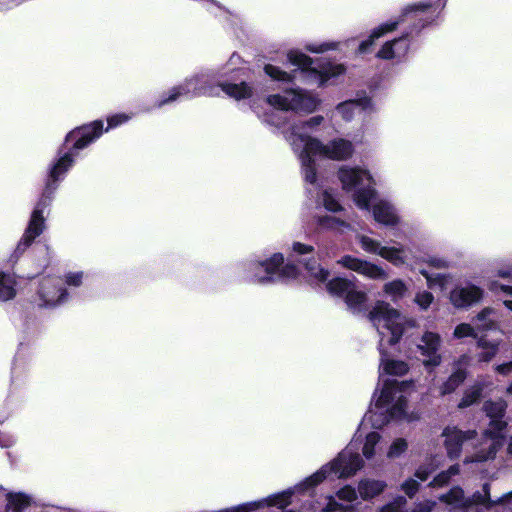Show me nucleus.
Segmentation results:
<instances>
[{"label": "nucleus", "instance_id": "nucleus-17", "mask_svg": "<svg viewBox=\"0 0 512 512\" xmlns=\"http://www.w3.org/2000/svg\"><path fill=\"white\" fill-rule=\"evenodd\" d=\"M441 343V336L436 332L426 331L421 336L417 349L422 356V362L426 368L433 369L441 364Z\"/></svg>", "mask_w": 512, "mask_h": 512}, {"label": "nucleus", "instance_id": "nucleus-34", "mask_svg": "<svg viewBox=\"0 0 512 512\" xmlns=\"http://www.w3.org/2000/svg\"><path fill=\"white\" fill-rule=\"evenodd\" d=\"M460 466L458 464L450 466L446 471L439 473L430 483L432 487H443L448 484L453 476L458 475Z\"/></svg>", "mask_w": 512, "mask_h": 512}, {"label": "nucleus", "instance_id": "nucleus-48", "mask_svg": "<svg viewBox=\"0 0 512 512\" xmlns=\"http://www.w3.org/2000/svg\"><path fill=\"white\" fill-rule=\"evenodd\" d=\"M436 506L435 501L426 500L423 502L417 503L411 512H432L434 507Z\"/></svg>", "mask_w": 512, "mask_h": 512}, {"label": "nucleus", "instance_id": "nucleus-53", "mask_svg": "<svg viewBox=\"0 0 512 512\" xmlns=\"http://www.w3.org/2000/svg\"><path fill=\"white\" fill-rule=\"evenodd\" d=\"M204 1H205V6L208 9H211L212 7H216L218 9H221V7L214 0H204Z\"/></svg>", "mask_w": 512, "mask_h": 512}, {"label": "nucleus", "instance_id": "nucleus-39", "mask_svg": "<svg viewBox=\"0 0 512 512\" xmlns=\"http://www.w3.org/2000/svg\"><path fill=\"white\" fill-rule=\"evenodd\" d=\"M338 47L336 42L309 43L305 48L312 53H323L329 50H335Z\"/></svg>", "mask_w": 512, "mask_h": 512}, {"label": "nucleus", "instance_id": "nucleus-57", "mask_svg": "<svg viewBox=\"0 0 512 512\" xmlns=\"http://www.w3.org/2000/svg\"><path fill=\"white\" fill-rule=\"evenodd\" d=\"M43 512H58V511L55 508H50V509H47V510H45Z\"/></svg>", "mask_w": 512, "mask_h": 512}, {"label": "nucleus", "instance_id": "nucleus-29", "mask_svg": "<svg viewBox=\"0 0 512 512\" xmlns=\"http://www.w3.org/2000/svg\"><path fill=\"white\" fill-rule=\"evenodd\" d=\"M465 378L466 372L463 369L458 368L440 387L441 395H447L454 392Z\"/></svg>", "mask_w": 512, "mask_h": 512}, {"label": "nucleus", "instance_id": "nucleus-46", "mask_svg": "<svg viewBox=\"0 0 512 512\" xmlns=\"http://www.w3.org/2000/svg\"><path fill=\"white\" fill-rule=\"evenodd\" d=\"M83 272H69L65 275L64 284L68 286L78 287L82 284Z\"/></svg>", "mask_w": 512, "mask_h": 512}, {"label": "nucleus", "instance_id": "nucleus-30", "mask_svg": "<svg viewBox=\"0 0 512 512\" xmlns=\"http://www.w3.org/2000/svg\"><path fill=\"white\" fill-rule=\"evenodd\" d=\"M477 346L483 351L478 355L479 361L489 362L498 351V343L490 342L485 337H479L477 339Z\"/></svg>", "mask_w": 512, "mask_h": 512}, {"label": "nucleus", "instance_id": "nucleus-22", "mask_svg": "<svg viewBox=\"0 0 512 512\" xmlns=\"http://www.w3.org/2000/svg\"><path fill=\"white\" fill-rule=\"evenodd\" d=\"M386 487L387 483L383 480L365 478L358 483L357 491L363 500H370L380 495Z\"/></svg>", "mask_w": 512, "mask_h": 512}, {"label": "nucleus", "instance_id": "nucleus-50", "mask_svg": "<svg viewBox=\"0 0 512 512\" xmlns=\"http://www.w3.org/2000/svg\"><path fill=\"white\" fill-rule=\"evenodd\" d=\"M432 469H429L425 466L419 467L415 472V477L420 481H426L431 474Z\"/></svg>", "mask_w": 512, "mask_h": 512}, {"label": "nucleus", "instance_id": "nucleus-23", "mask_svg": "<svg viewBox=\"0 0 512 512\" xmlns=\"http://www.w3.org/2000/svg\"><path fill=\"white\" fill-rule=\"evenodd\" d=\"M398 25H399V22H386V23L379 25L375 29H373L369 38L362 41L359 44L358 53L359 54L366 53L369 50V48L373 45L375 40L382 37L386 33L395 30Z\"/></svg>", "mask_w": 512, "mask_h": 512}, {"label": "nucleus", "instance_id": "nucleus-33", "mask_svg": "<svg viewBox=\"0 0 512 512\" xmlns=\"http://www.w3.org/2000/svg\"><path fill=\"white\" fill-rule=\"evenodd\" d=\"M421 275H423L426 279L427 286L431 289L435 287H439L440 289H444L448 279V274H442V273H429L427 270H420Z\"/></svg>", "mask_w": 512, "mask_h": 512}, {"label": "nucleus", "instance_id": "nucleus-13", "mask_svg": "<svg viewBox=\"0 0 512 512\" xmlns=\"http://www.w3.org/2000/svg\"><path fill=\"white\" fill-rule=\"evenodd\" d=\"M476 435V432L473 430L462 431L455 426L446 427L442 432V436L445 438L444 446L446 448L448 457L450 459L459 458L462 449L469 446L470 443L475 448V453L471 455V457H475L477 452L481 448H484L486 452L487 447L485 445H482V443L484 442V437L482 438V441L479 444V446L474 444L473 440L476 437ZM466 458H470V456H467Z\"/></svg>", "mask_w": 512, "mask_h": 512}, {"label": "nucleus", "instance_id": "nucleus-52", "mask_svg": "<svg viewBox=\"0 0 512 512\" xmlns=\"http://www.w3.org/2000/svg\"><path fill=\"white\" fill-rule=\"evenodd\" d=\"M497 276L501 278H512V267L500 268L497 270Z\"/></svg>", "mask_w": 512, "mask_h": 512}, {"label": "nucleus", "instance_id": "nucleus-51", "mask_svg": "<svg viewBox=\"0 0 512 512\" xmlns=\"http://www.w3.org/2000/svg\"><path fill=\"white\" fill-rule=\"evenodd\" d=\"M495 369L499 374L508 375V374L512 373V361L508 362V363L497 365Z\"/></svg>", "mask_w": 512, "mask_h": 512}, {"label": "nucleus", "instance_id": "nucleus-55", "mask_svg": "<svg viewBox=\"0 0 512 512\" xmlns=\"http://www.w3.org/2000/svg\"><path fill=\"white\" fill-rule=\"evenodd\" d=\"M508 453L512 455V437L508 445Z\"/></svg>", "mask_w": 512, "mask_h": 512}, {"label": "nucleus", "instance_id": "nucleus-10", "mask_svg": "<svg viewBox=\"0 0 512 512\" xmlns=\"http://www.w3.org/2000/svg\"><path fill=\"white\" fill-rule=\"evenodd\" d=\"M324 117L321 115L313 116L306 121L293 125L288 132H286V139L291 145L293 151L298 155L301 162V168L304 180L312 185V188L308 189V193L312 194L313 189H317V177H316V163L315 160L310 157L309 147L305 146L303 149L295 145L298 138L303 140L316 139L310 135L311 132L317 130V128L323 123Z\"/></svg>", "mask_w": 512, "mask_h": 512}, {"label": "nucleus", "instance_id": "nucleus-41", "mask_svg": "<svg viewBox=\"0 0 512 512\" xmlns=\"http://www.w3.org/2000/svg\"><path fill=\"white\" fill-rule=\"evenodd\" d=\"M406 503V499L402 496H399L389 504L382 507L380 512H405Z\"/></svg>", "mask_w": 512, "mask_h": 512}, {"label": "nucleus", "instance_id": "nucleus-4", "mask_svg": "<svg viewBox=\"0 0 512 512\" xmlns=\"http://www.w3.org/2000/svg\"><path fill=\"white\" fill-rule=\"evenodd\" d=\"M226 74V71L222 73L214 70L201 71L190 78H186L181 85L173 87L168 96L157 101L155 106L160 108L180 97L212 96L217 94V87H221L222 91L236 100L250 98L253 95V88L246 82H240L239 84L223 82L222 78Z\"/></svg>", "mask_w": 512, "mask_h": 512}, {"label": "nucleus", "instance_id": "nucleus-60", "mask_svg": "<svg viewBox=\"0 0 512 512\" xmlns=\"http://www.w3.org/2000/svg\"><path fill=\"white\" fill-rule=\"evenodd\" d=\"M283 512H294V511H292V510H287V511H283Z\"/></svg>", "mask_w": 512, "mask_h": 512}, {"label": "nucleus", "instance_id": "nucleus-36", "mask_svg": "<svg viewBox=\"0 0 512 512\" xmlns=\"http://www.w3.org/2000/svg\"><path fill=\"white\" fill-rule=\"evenodd\" d=\"M453 337L456 339H462L465 337L477 338L478 336L474 325L469 323H461L455 327L453 331Z\"/></svg>", "mask_w": 512, "mask_h": 512}, {"label": "nucleus", "instance_id": "nucleus-14", "mask_svg": "<svg viewBox=\"0 0 512 512\" xmlns=\"http://www.w3.org/2000/svg\"><path fill=\"white\" fill-rule=\"evenodd\" d=\"M356 239L365 252L378 255L396 267L408 263V256L403 246L382 245L379 241L363 234H357Z\"/></svg>", "mask_w": 512, "mask_h": 512}, {"label": "nucleus", "instance_id": "nucleus-31", "mask_svg": "<svg viewBox=\"0 0 512 512\" xmlns=\"http://www.w3.org/2000/svg\"><path fill=\"white\" fill-rule=\"evenodd\" d=\"M317 204L323 205V207L330 212H339L342 210V206L339 202L326 189L317 191Z\"/></svg>", "mask_w": 512, "mask_h": 512}, {"label": "nucleus", "instance_id": "nucleus-5", "mask_svg": "<svg viewBox=\"0 0 512 512\" xmlns=\"http://www.w3.org/2000/svg\"><path fill=\"white\" fill-rule=\"evenodd\" d=\"M438 14V6L432 3L419 2L406 6L396 22H399V24L406 21L413 22L412 28L401 37L387 41L376 56L383 60L402 61L408 53L410 38L419 33L426 25L432 23Z\"/></svg>", "mask_w": 512, "mask_h": 512}, {"label": "nucleus", "instance_id": "nucleus-19", "mask_svg": "<svg viewBox=\"0 0 512 512\" xmlns=\"http://www.w3.org/2000/svg\"><path fill=\"white\" fill-rule=\"evenodd\" d=\"M338 263L346 269L357 272L370 279H386V271L372 262L356 258L350 255L343 256Z\"/></svg>", "mask_w": 512, "mask_h": 512}, {"label": "nucleus", "instance_id": "nucleus-2", "mask_svg": "<svg viewBox=\"0 0 512 512\" xmlns=\"http://www.w3.org/2000/svg\"><path fill=\"white\" fill-rule=\"evenodd\" d=\"M102 133L103 122L97 120L83 127L76 128L67 134L65 143H72V147L64 153L59 152V158L49 166L45 188L32 211L28 227L16 247V254H22L43 232L45 229L44 212L53 200L58 183L64 179L66 173L72 167L79 150L86 148L90 143L98 139Z\"/></svg>", "mask_w": 512, "mask_h": 512}, {"label": "nucleus", "instance_id": "nucleus-47", "mask_svg": "<svg viewBox=\"0 0 512 512\" xmlns=\"http://www.w3.org/2000/svg\"><path fill=\"white\" fill-rule=\"evenodd\" d=\"M401 489L407 496L412 498L419 489V483L417 480L410 478L401 485Z\"/></svg>", "mask_w": 512, "mask_h": 512}, {"label": "nucleus", "instance_id": "nucleus-43", "mask_svg": "<svg viewBox=\"0 0 512 512\" xmlns=\"http://www.w3.org/2000/svg\"><path fill=\"white\" fill-rule=\"evenodd\" d=\"M130 119H131V116L128 114H125V113L112 115V116L108 117V119H107L108 127L106 128V131H108L109 129L115 128L121 124H124L127 121H129Z\"/></svg>", "mask_w": 512, "mask_h": 512}, {"label": "nucleus", "instance_id": "nucleus-54", "mask_svg": "<svg viewBox=\"0 0 512 512\" xmlns=\"http://www.w3.org/2000/svg\"><path fill=\"white\" fill-rule=\"evenodd\" d=\"M503 304L505 305V307L507 309H509L510 311H512V300H504L503 301Z\"/></svg>", "mask_w": 512, "mask_h": 512}, {"label": "nucleus", "instance_id": "nucleus-20", "mask_svg": "<svg viewBox=\"0 0 512 512\" xmlns=\"http://www.w3.org/2000/svg\"><path fill=\"white\" fill-rule=\"evenodd\" d=\"M336 111L343 120L349 122L354 119L356 113L360 111L373 112L375 108L371 98L361 97L339 103L336 106Z\"/></svg>", "mask_w": 512, "mask_h": 512}, {"label": "nucleus", "instance_id": "nucleus-8", "mask_svg": "<svg viewBox=\"0 0 512 512\" xmlns=\"http://www.w3.org/2000/svg\"><path fill=\"white\" fill-rule=\"evenodd\" d=\"M450 507V512H488L495 505L512 509V490L496 500L490 497V485L485 483L482 492L476 491L471 497H465L461 487H453L439 498Z\"/></svg>", "mask_w": 512, "mask_h": 512}, {"label": "nucleus", "instance_id": "nucleus-32", "mask_svg": "<svg viewBox=\"0 0 512 512\" xmlns=\"http://www.w3.org/2000/svg\"><path fill=\"white\" fill-rule=\"evenodd\" d=\"M308 276L315 283L325 282L328 278L329 272L322 268L316 261H308L304 263Z\"/></svg>", "mask_w": 512, "mask_h": 512}, {"label": "nucleus", "instance_id": "nucleus-49", "mask_svg": "<svg viewBox=\"0 0 512 512\" xmlns=\"http://www.w3.org/2000/svg\"><path fill=\"white\" fill-rule=\"evenodd\" d=\"M427 263L429 265H431L432 267H435L438 269L449 267V262L446 259L440 258V257H429L427 260Z\"/></svg>", "mask_w": 512, "mask_h": 512}, {"label": "nucleus", "instance_id": "nucleus-16", "mask_svg": "<svg viewBox=\"0 0 512 512\" xmlns=\"http://www.w3.org/2000/svg\"><path fill=\"white\" fill-rule=\"evenodd\" d=\"M37 295L38 305L45 308H54L68 299L63 279L54 276L45 277L40 281Z\"/></svg>", "mask_w": 512, "mask_h": 512}, {"label": "nucleus", "instance_id": "nucleus-37", "mask_svg": "<svg viewBox=\"0 0 512 512\" xmlns=\"http://www.w3.org/2000/svg\"><path fill=\"white\" fill-rule=\"evenodd\" d=\"M414 301L420 307V309L427 310L433 303L434 296L429 291H419L416 293Z\"/></svg>", "mask_w": 512, "mask_h": 512}, {"label": "nucleus", "instance_id": "nucleus-15", "mask_svg": "<svg viewBox=\"0 0 512 512\" xmlns=\"http://www.w3.org/2000/svg\"><path fill=\"white\" fill-rule=\"evenodd\" d=\"M330 294L345 300L348 308L353 312H359L367 300L365 292L357 290L352 280L337 277L327 283Z\"/></svg>", "mask_w": 512, "mask_h": 512}, {"label": "nucleus", "instance_id": "nucleus-25", "mask_svg": "<svg viewBox=\"0 0 512 512\" xmlns=\"http://www.w3.org/2000/svg\"><path fill=\"white\" fill-rule=\"evenodd\" d=\"M383 291L393 302H397L406 295L408 288L403 280L395 279L385 283Z\"/></svg>", "mask_w": 512, "mask_h": 512}, {"label": "nucleus", "instance_id": "nucleus-42", "mask_svg": "<svg viewBox=\"0 0 512 512\" xmlns=\"http://www.w3.org/2000/svg\"><path fill=\"white\" fill-rule=\"evenodd\" d=\"M314 253V247L312 245L304 244L301 242H294L292 244V256L303 257L312 255Z\"/></svg>", "mask_w": 512, "mask_h": 512}, {"label": "nucleus", "instance_id": "nucleus-7", "mask_svg": "<svg viewBox=\"0 0 512 512\" xmlns=\"http://www.w3.org/2000/svg\"><path fill=\"white\" fill-rule=\"evenodd\" d=\"M284 263L281 253H275L270 258L249 260L241 265V278L244 281L267 285L279 280L295 278L299 269L295 265Z\"/></svg>", "mask_w": 512, "mask_h": 512}, {"label": "nucleus", "instance_id": "nucleus-56", "mask_svg": "<svg viewBox=\"0 0 512 512\" xmlns=\"http://www.w3.org/2000/svg\"><path fill=\"white\" fill-rule=\"evenodd\" d=\"M235 59H239V56H236L235 54H233L230 58V62L233 63L235 61Z\"/></svg>", "mask_w": 512, "mask_h": 512}, {"label": "nucleus", "instance_id": "nucleus-1", "mask_svg": "<svg viewBox=\"0 0 512 512\" xmlns=\"http://www.w3.org/2000/svg\"><path fill=\"white\" fill-rule=\"evenodd\" d=\"M368 318L380 337L378 349L381 362L378 386L364 421L369 420L373 427L380 428L392 419L405 416L407 398L414 384L412 381H398L390 378L405 375L409 367L404 361L389 359L385 351L387 345H395L400 340L405 329V317L389 303L377 301L369 312Z\"/></svg>", "mask_w": 512, "mask_h": 512}, {"label": "nucleus", "instance_id": "nucleus-28", "mask_svg": "<svg viewBox=\"0 0 512 512\" xmlns=\"http://www.w3.org/2000/svg\"><path fill=\"white\" fill-rule=\"evenodd\" d=\"M493 313L492 308L486 307L476 315L473 324L477 331L491 330L495 327V322L490 319V315Z\"/></svg>", "mask_w": 512, "mask_h": 512}, {"label": "nucleus", "instance_id": "nucleus-40", "mask_svg": "<svg viewBox=\"0 0 512 512\" xmlns=\"http://www.w3.org/2000/svg\"><path fill=\"white\" fill-rule=\"evenodd\" d=\"M407 449V442L402 439H396L391 445L387 452V457L389 458H397L402 453H404Z\"/></svg>", "mask_w": 512, "mask_h": 512}, {"label": "nucleus", "instance_id": "nucleus-58", "mask_svg": "<svg viewBox=\"0 0 512 512\" xmlns=\"http://www.w3.org/2000/svg\"><path fill=\"white\" fill-rule=\"evenodd\" d=\"M507 392H508L509 394H512V383L508 386V388H507Z\"/></svg>", "mask_w": 512, "mask_h": 512}, {"label": "nucleus", "instance_id": "nucleus-45", "mask_svg": "<svg viewBox=\"0 0 512 512\" xmlns=\"http://www.w3.org/2000/svg\"><path fill=\"white\" fill-rule=\"evenodd\" d=\"M487 286L488 289L495 294L502 292L507 296H512V286L501 284L496 280L490 281Z\"/></svg>", "mask_w": 512, "mask_h": 512}, {"label": "nucleus", "instance_id": "nucleus-38", "mask_svg": "<svg viewBox=\"0 0 512 512\" xmlns=\"http://www.w3.org/2000/svg\"><path fill=\"white\" fill-rule=\"evenodd\" d=\"M324 512H353V507L350 504L338 503L333 497H329L328 503L323 508Z\"/></svg>", "mask_w": 512, "mask_h": 512}, {"label": "nucleus", "instance_id": "nucleus-59", "mask_svg": "<svg viewBox=\"0 0 512 512\" xmlns=\"http://www.w3.org/2000/svg\"><path fill=\"white\" fill-rule=\"evenodd\" d=\"M462 360L464 361V363H466V362H467V360H468V357H467V356H463V357H462Z\"/></svg>", "mask_w": 512, "mask_h": 512}, {"label": "nucleus", "instance_id": "nucleus-18", "mask_svg": "<svg viewBox=\"0 0 512 512\" xmlns=\"http://www.w3.org/2000/svg\"><path fill=\"white\" fill-rule=\"evenodd\" d=\"M484 295L482 288L470 283L457 284L449 293V301L456 309H468L479 303Z\"/></svg>", "mask_w": 512, "mask_h": 512}, {"label": "nucleus", "instance_id": "nucleus-26", "mask_svg": "<svg viewBox=\"0 0 512 512\" xmlns=\"http://www.w3.org/2000/svg\"><path fill=\"white\" fill-rule=\"evenodd\" d=\"M31 504V498L23 493L7 494V509L11 512H22Z\"/></svg>", "mask_w": 512, "mask_h": 512}, {"label": "nucleus", "instance_id": "nucleus-6", "mask_svg": "<svg viewBox=\"0 0 512 512\" xmlns=\"http://www.w3.org/2000/svg\"><path fill=\"white\" fill-rule=\"evenodd\" d=\"M288 61L298 68L293 74L281 70L279 67L267 64L264 67L265 73L276 81L291 82L292 80L301 77L307 82L316 83L319 86L325 85L330 79L335 78L345 72V67L342 64L329 63L322 69H317L313 66L314 61L306 54L292 50L288 53Z\"/></svg>", "mask_w": 512, "mask_h": 512}, {"label": "nucleus", "instance_id": "nucleus-27", "mask_svg": "<svg viewBox=\"0 0 512 512\" xmlns=\"http://www.w3.org/2000/svg\"><path fill=\"white\" fill-rule=\"evenodd\" d=\"M380 439L381 436L378 432H371L366 435L362 453L367 460L372 459L377 454V451L380 449Z\"/></svg>", "mask_w": 512, "mask_h": 512}, {"label": "nucleus", "instance_id": "nucleus-21", "mask_svg": "<svg viewBox=\"0 0 512 512\" xmlns=\"http://www.w3.org/2000/svg\"><path fill=\"white\" fill-rule=\"evenodd\" d=\"M313 221L319 231H333L343 233L346 230H352V226L345 220L331 215H314Z\"/></svg>", "mask_w": 512, "mask_h": 512}, {"label": "nucleus", "instance_id": "nucleus-24", "mask_svg": "<svg viewBox=\"0 0 512 512\" xmlns=\"http://www.w3.org/2000/svg\"><path fill=\"white\" fill-rule=\"evenodd\" d=\"M16 284L13 273L0 271V301H8L16 296Z\"/></svg>", "mask_w": 512, "mask_h": 512}, {"label": "nucleus", "instance_id": "nucleus-12", "mask_svg": "<svg viewBox=\"0 0 512 512\" xmlns=\"http://www.w3.org/2000/svg\"><path fill=\"white\" fill-rule=\"evenodd\" d=\"M295 145L299 148L309 147L310 157L321 156L332 160L348 159L354 151L353 145L349 140L336 138L327 144L322 143L319 139H297Z\"/></svg>", "mask_w": 512, "mask_h": 512}, {"label": "nucleus", "instance_id": "nucleus-3", "mask_svg": "<svg viewBox=\"0 0 512 512\" xmlns=\"http://www.w3.org/2000/svg\"><path fill=\"white\" fill-rule=\"evenodd\" d=\"M339 179L343 189L353 192L356 205L361 209L368 210L370 203L373 204V216L375 221L386 226H394L398 223V215L394 206L382 199H376L374 180L367 170L344 166L339 170Z\"/></svg>", "mask_w": 512, "mask_h": 512}, {"label": "nucleus", "instance_id": "nucleus-11", "mask_svg": "<svg viewBox=\"0 0 512 512\" xmlns=\"http://www.w3.org/2000/svg\"><path fill=\"white\" fill-rule=\"evenodd\" d=\"M506 408L507 404L502 399L485 402L484 410L490 418V427L484 433V442L482 445L487 447V451L485 452V449L481 448L475 457L465 458V464L484 462L494 458L497 450L502 445V440L504 438L503 430L506 423L502 421V417L504 416Z\"/></svg>", "mask_w": 512, "mask_h": 512}, {"label": "nucleus", "instance_id": "nucleus-35", "mask_svg": "<svg viewBox=\"0 0 512 512\" xmlns=\"http://www.w3.org/2000/svg\"><path fill=\"white\" fill-rule=\"evenodd\" d=\"M481 392L482 388L478 384L467 389L458 405L459 408H466L475 403L480 398Z\"/></svg>", "mask_w": 512, "mask_h": 512}, {"label": "nucleus", "instance_id": "nucleus-44", "mask_svg": "<svg viewBox=\"0 0 512 512\" xmlns=\"http://www.w3.org/2000/svg\"><path fill=\"white\" fill-rule=\"evenodd\" d=\"M337 496L340 500L352 503L357 499V492L351 486H345L337 492Z\"/></svg>", "mask_w": 512, "mask_h": 512}, {"label": "nucleus", "instance_id": "nucleus-9", "mask_svg": "<svg viewBox=\"0 0 512 512\" xmlns=\"http://www.w3.org/2000/svg\"><path fill=\"white\" fill-rule=\"evenodd\" d=\"M267 103L277 111L267 112L263 115V122L281 127L284 124V117L279 111H295L312 113L319 105V100L303 89L286 90L283 94L270 95Z\"/></svg>", "mask_w": 512, "mask_h": 512}]
</instances>
